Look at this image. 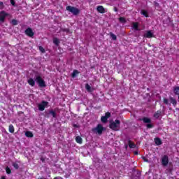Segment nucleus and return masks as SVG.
<instances>
[{
	"instance_id": "1",
	"label": "nucleus",
	"mask_w": 179,
	"mask_h": 179,
	"mask_svg": "<svg viewBox=\"0 0 179 179\" xmlns=\"http://www.w3.org/2000/svg\"><path fill=\"white\" fill-rule=\"evenodd\" d=\"M121 121L120 120H115V121H110L109 128L113 131H120L121 128Z\"/></svg>"
},
{
	"instance_id": "2",
	"label": "nucleus",
	"mask_w": 179,
	"mask_h": 179,
	"mask_svg": "<svg viewBox=\"0 0 179 179\" xmlns=\"http://www.w3.org/2000/svg\"><path fill=\"white\" fill-rule=\"evenodd\" d=\"M139 121H143L144 124H146L145 127L148 129H152V128H154L155 127L153 123H152V120L148 117H144L139 119Z\"/></svg>"
},
{
	"instance_id": "3",
	"label": "nucleus",
	"mask_w": 179,
	"mask_h": 179,
	"mask_svg": "<svg viewBox=\"0 0 179 179\" xmlns=\"http://www.w3.org/2000/svg\"><path fill=\"white\" fill-rule=\"evenodd\" d=\"M104 130L105 129L101 124H98L96 127L92 129V131L98 135H101Z\"/></svg>"
},
{
	"instance_id": "4",
	"label": "nucleus",
	"mask_w": 179,
	"mask_h": 179,
	"mask_svg": "<svg viewBox=\"0 0 179 179\" xmlns=\"http://www.w3.org/2000/svg\"><path fill=\"white\" fill-rule=\"evenodd\" d=\"M66 10L71 12V13H73L75 16H77V15L80 13V10H79V8L71 6H66Z\"/></svg>"
},
{
	"instance_id": "5",
	"label": "nucleus",
	"mask_w": 179,
	"mask_h": 179,
	"mask_svg": "<svg viewBox=\"0 0 179 179\" xmlns=\"http://www.w3.org/2000/svg\"><path fill=\"white\" fill-rule=\"evenodd\" d=\"M35 82L38 83L39 87H45L47 85H45V81L43 80L41 76H36L35 78Z\"/></svg>"
},
{
	"instance_id": "6",
	"label": "nucleus",
	"mask_w": 179,
	"mask_h": 179,
	"mask_svg": "<svg viewBox=\"0 0 179 179\" xmlns=\"http://www.w3.org/2000/svg\"><path fill=\"white\" fill-rule=\"evenodd\" d=\"M48 106V102L47 101H42L41 103L38 105V108L39 111H44L45 107Z\"/></svg>"
},
{
	"instance_id": "7",
	"label": "nucleus",
	"mask_w": 179,
	"mask_h": 179,
	"mask_svg": "<svg viewBox=\"0 0 179 179\" xmlns=\"http://www.w3.org/2000/svg\"><path fill=\"white\" fill-rule=\"evenodd\" d=\"M7 16H9V13H6L5 10H2L0 12L1 23H5V19H6Z\"/></svg>"
},
{
	"instance_id": "8",
	"label": "nucleus",
	"mask_w": 179,
	"mask_h": 179,
	"mask_svg": "<svg viewBox=\"0 0 179 179\" xmlns=\"http://www.w3.org/2000/svg\"><path fill=\"white\" fill-rule=\"evenodd\" d=\"M25 34L28 37H31V38H33V37H34V32L33 31V29H31V28H30V27H28L25 30Z\"/></svg>"
},
{
	"instance_id": "9",
	"label": "nucleus",
	"mask_w": 179,
	"mask_h": 179,
	"mask_svg": "<svg viewBox=\"0 0 179 179\" xmlns=\"http://www.w3.org/2000/svg\"><path fill=\"white\" fill-rule=\"evenodd\" d=\"M162 166H168L169 164V156L167 155H164L163 157L162 158Z\"/></svg>"
},
{
	"instance_id": "10",
	"label": "nucleus",
	"mask_w": 179,
	"mask_h": 179,
	"mask_svg": "<svg viewBox=\"0 0 179 179\" xmlns=\"http://www.w3.org/2000/svg\"><path fill=\"white\" fill-rule=\"evenodd\" d=\"M141 171H135L133 172L132 175H131V178L133 179H139L141 177Z\"/></svg>"
},
{
	"instance_id": "11",
	"label": "nucleus",
	"mask_w": 179,
	"mask_h": 179,
	"mask_svg": "<svg viewBox=\"0 0 179 179\" xmlns=\"http://www.w3.org/2000/svg\"><path fill=\"white\" fill-rule=\"evenodd\" d=\"M96 10L99 13H106V8H104V7H103V6H98L96 7Z\"/></svg>"
},
{
	"instance_id": "12",
	"label": "nucleus",
	"mask_w": 179,
	"mask_h": 179,
	"mask_svg": "<svg viewBox=\"0 0 179 179\" xmlns=\"http://www.w3.org/2000/svg\"><path fill=\"white\" fill-rule=\"evenodd\" d=\"M144 37L146 38H152L153 37V33L152 31H148L145 34H144Z\"/></svg>"
},
{
	"instance_id": "13",
	"label": "nucleus",
	"mask_w": 179,
	"mask_h": 179,
	"mask_svg": "<svg viewBox=\"0 0 179 179\" xmlns=\"http://www.w3.org/2000/svg\"><path fill=\"white\" fill-rule=\"evenodd\" d=\"M128 145L129 148H130V149H135V148H136V145L133 143L131 140L128 141Z\"/></svg>"
},
{
	"instance_id": "14",
	"label": "nucleus",
	"mask_w": 179,
	"mask_h": 179,
	"mask_svg": "<svg viewBox=\"0 0 179 179\" xmlns=\"http://www.w3.org/2000/svg\"><path fill=\"white\" fill-rule=\"evenodd\" d=\"M132 27L136 31L139 30V23L138 22H133Z\"/></svg>"
},
{
	"instance_id": "15",
	"label": "nucleus",
	"mask_w": 179,
	"mask_h": 179,
	"mask_svg": "<svg viewBox=\"0 0 179 179\" xmlns=\"http://www.w3.org/2000/svg\"><path fill=\"white\" fill-rule=\"evenodd\" d=\"M169 100L171 101V103L173 104L174 107L177 106V100L176 99L173 98L172 96H170Z\"/></svg>"
},
{
	"instance_id": "16",
	"label": "nucleus",
	"mask_w": 179,
	"mask_h": 179,
	"mask_svg": "<svg viewBox=\"0 0 179 179\" xmlns=\"http://www.w3.org/2000/svg\"><path fill=\"white\" fill-rule=\"evenodd\" d=\"M155 142L157 146H159V145H162L163 142L162 141V139L160 138H155Z\"/></svg>"
},
{
	"instance_id": "17",
	"label": "nucleus",
	"mask_w": 179,
	"mask_h": 179,
	"mask_svg": "<svg viewBox=\"0 0 179 179\" xmlns=\"http://www.w3.org/2000/svg\"><path fill=\"white\" fill-rule=\"evenodd\" d=\"M173 93L176 96H179V87L178 86L173 87Z\"/></svg>"
},
{
	"instance_id": "18",
	"label": "nucleus",
	"mask_w": 179,
	"mask_h": 179,
	"mask_svg": "<svg viewBox=\"0 0 179 179\" xmlns=\"http://www.w3.org/2000/svg\"><path fill=\"white\" fill-rule=\"evenodd\" d=\"M27 82L30 86L33 87V86H35L36 85V81H34L33 78H29Z\"/></svg>"
},
{
	"instance_id": "19",
	"label": "nucleus",
	"mask_w": 179,
	"mask_h": 179,
	"mask_svg": "<svg viewBox=\"0 0 179 179\" xmlns=\"http://www.w3.org/2000/svg\"><path fill=\"white\" fill-rule=\"evenodd\" d=\"M49 114L53 117V118H57V113L54 110H49Z\"/></svg>"
},
{
	"instance_id": "20",
	"label": "nucleus",
	"mask_w": 179,
	"mask_h": 179,
	"mask_svg": "<svg viewBox=\"0 0 179 179\" xmlns=\"http://www.w3.org/2000/svg\"><path fill=\"white\" fill-rule=\"evenodd\" d=\"M8 131L10 134H13L15 132V127L13 124H10L8 126Z\"/></svg>"
},
{
	"instance_id": "21",
	"label": "nucleus",
	"mask_w": 179,
	"mask_h": 179,
	"mask_svg": "<svg viewBox=\"0 0 179 179\" xmlns=\"http://www.w3.org/2000/svg\"><path fill=\"white\" fill-rule=\"evenodd\" d=\"M25 136H27V138H33V136H34V134H33L31 131H28L25 132Z\"/></svg>"
},
{
	"instance_id": "22",
	"label": "nucleus",
	"mask_w": 179,
	"mask_h": 179,
	"mask_svg": "<svg viewBox=\"0 0 179 179\" xmlns=\"http://www.w3.org/2000/svg\"><path fill=\"white\" fill-rule=\"evenodd\" d=\"M79 73H80V72H79V71L73 70V71L71 74V78H76V75H79Z\"/></svg>"
},
{
	"instance_id": "23",
	"label": "nucleus",
	"mask_w": 179,
	"mask_h": 179,
	"mask_svg": "<svg viewBox=\"0 0 179 179\" xmlns=\"http://www.w3.org/2000/svg\"><path fill=\"white\" fill-rule=\"evenodd\" d=\"M161 115H162V111L157 110V112H155V113H154V117H155V118H159Z\"/></svg>"
},
{
	"instance_id": "24",
	"label": "nucleus",
	"mask_w": 179,
	"mask_h": 179,
	"mask_svg": "<svg viewBox=\"0 0 179 179\" xmlns=\"http://www.w3.org/2000/svg\"><path fill=\"white\" fill-rule=\"evenodd\" d=\"M76 141L77 142V143H80V145L83 143V139H82V137H80V136H77L76 138Z\"/></svg>"
},
{
	"instance_id": "25",
	"label": "nucleus",
	"mask_w": 179,
	"mask_h": 179,
	"mask_svg": "<svg viewBox=\"0 0 179 179\" xmlns=\"http://www.w3.org/2000/svg\"><path fill=\"white\" fill-rule=\"evenodd\" d=\"M141 15H143L145 17H149V13L146 10H141Z\"/></svg>"
},
{
	"instance_id": "26",
	"label": "nucleus",
	"mask_w": 179,
	"mask_h": 179,
	"mask_svg": "<svg viewBox=\"0 0 179 179\" xmlns=\"http://www.w3.org/2000/svg\"><path fill=\"white\" fill-rule=\"evenodd\" d=\"M53 43L55 45H57V47H58V45H59V39H58V38H54Z\"/></svg>"
},
{
	"instance_id": "27",
	"label": "nucleus",
	"mask_w": 179,
	"mask_h": 179,
	"mask_svg": "<svg viewBox=\"0 0 179 179\" xmlns=\"http://www.w3.org/2000/svg\"><path fill=\"white\" fill-rule=\"evenodd\" d=\"M110 38H112V40H113V41H117V36L115 34H114L113 32L110 33Z\"/></svg>"
},
{
	"instance_id": "28",
	"label": "nucleus",
	"mask_w": 179,
	"mask_h": 179,
	"mask_svg": "<svg viewBox=\"0 0 179 179\" xmlns=\"http://www.w3.org/2000/svg\"><path fill=\"white\" fill-rule=\"evenodd\" d=\"M119 22H120V23H127V20H125L124 17H119Z\"/></svg>"
},
{
	"instance_id": "29",
	"label": "nucleus",
	"mask_w": 179,
	"mask_h": 179,
	"mask_svg": "<svg viewBox=\"0 0 179 179\" xmlns=\"http://www.w3.org/2000/svg\"><path fill=\"white\" fill-rule=\"evenodd\" d=\"M11 24H13V26H17L18 23H17V20H11Z\"/></svg>"
},
{
	"instance_id": "30",
	"label": "nucleus",
	"mask_w": 179,
	"mask_h": 179,
	"mask_svg": "<svg viewBox=\"0 0 179 179\" xmlns=\"http://www.w3.org/2000/svg\"><path fill=\"white\" fill-rule=\"evenodd\" d=\"M6 173L7 174H11L12 170H10V168H9V166L6 167Z\"/></svg>"
},
{
	"instance_id": "31",
	"label": "nucleus",
	"mask_w": 179,
	"mask_h": 179,
	"mask_svg": "<svg viewBox=\"0 0 179 179\" xmlns=\"http://www.w3.org/2000/svg\"><path fill=\"white\" fill-rule=\"evenodd\" d=\"M85 89H86V90H87V92H90V90H92V87H90V85L89 84H86Z\"/></svg>"
},
{
	"instance_id": "32",
	"label": "nucleus",
	"mask_w": 179,
	"mask_h": 179,
	"mask_svg": "<svg viewBox=\"0 0 179 179\" xmlns=\"http://www.w3.org/2000/svg\"><path fill=\"white\" fill-rule=\"evenodd\" d=\"M107 120H108V119H107L105 116H102L101 117V122L106 123V122H107Z\"/></svg>"
},
{
	"instance_id": "33",
	"label": "nucleus",
	"mask_w": 179,
	"mask_h": 179,
	"mask_svg": "<svg viewBox=\"0 0 179 179\" xmlns=\"http://www.w3.org/2000/svg\"><path fill=\"white\" fill-rule=\"evenodd\" d=\"M13 166L14 167V169H15L16 170L19 169V164L16 162H13Z\"/></svg>"
},
{
	"instance_id": "34",
	"label": "nucleus",
	"mask_w": 179,
	"mask_h": 179,
	"mask_svg": "<svg viewBox=\"0 0 179 179\" xmlns=\"http://www.w3.org/2000/svg\"><path fill=\"white\" fill-rule=\"evenodd\" d=\"M105 117H106L107 119L110 118V117H111V113H110V112H106V113H105Z\"/></svg>"
},
{
	"instance_id": "35",
	"label": "nucleus",
	"mask_w": 179,
	"mask_h": 179,
	"mask_svg": "<svg viewBox=\"0 0 179 179\" xmlns=\"http://www.w3.org/2000/svg\"><path fill=\"white\" fill-rule=\"evenodd\" d=\"M39 50L41 51V52H43V54H44V52H45V49H44V48H43V46H39Z\"/></svg>"
},
{
	"instance_id": "36",
	"label": "nucleus",
	"mask_w": 179,
	"mask_h": 179,
	"mask_svg": "<svg viewBox=\"0 0 179 179\" xmlns=\"http://www.w3.org/2000/svg\"><path fill=\"white\" fill-rule=\"evenodd\" d=\"M143 162H145L146 163H149V159H148L146 157H141Z\"/></svg>"
},
{
	"instance_id": "37",
	"label": "nucleus",
	"mask_w": 179,
	"mask_h": 179,
	"mask_svg": "<svg viewBox=\"0 0 179 179\" xmlns=\"http://www.w3.org/2000/svg\"><path fill=\"white\" fill-rule=\"evenodd\" d=\"M164 104H166V106L169 104V99L166 98L163 99Z\"/></svg>"
},
{
	"instance_id": "38",
	"label": "nucleus",
	"mask_w": 179,
	"mask_h": 179,
	"mask_svg": "<svg viewBox=\"0 0 179 179\" xmlns=\"http://www.w3.org/2000/svg\"><path fill=\"white\" fill-rule=\"evenodd\" d=\"M10 2L13 6H16V2H15V0H10Z\"/></svg>"
},
{
	"instance_id": "39",
	"label": "nucleus",
	"mask_w": 179,
	"mask_h": 179,
	"mask_svg": "<svg viewBox=\"0 0 179 179\" xmlns=\"http://www.w3.org/2000/svg\"><path fill=\"white\" fill-rule=\"evenodd\" d=\"M4 6H3V2L0 1V9H3Z\"/></svg>"
},
{
	"instance_id": "40",
	"label": "nucleus",
	"mask_w": 179,
	"mask_h": 179,
	"mask_svg": "<svg viewBox=\"0 0 179 179\" xmlns=\"http://www.w3.org/2000/svg\"><path fill=\"white\" fill-rule=\"evenodd\" d=\"M62 31H66V33H68L69 31V29H63Z\"/></svg>"
},
{
	"instance_id": "41",
	"label": "nucleus",
	"mask_w": 179,
	"mask_h": 179,
	"mask_svg": "<svg viewBox=\"0 0 179 179\" xmlns=\"http://www.w3.org/2000/svg\"><path fill=\"white\" fill-rule=\"evenodd\" d=\"M53 179H64V178L59 176H57V177H55Z\"/></svg>"
},
{
	"instance_id": "42",
	"label": "nucleus",
	"mask_w": 179,
	"mask_h": 179,
	"mask_svg": "<svg viewBox=\"0 0 179 179\" xmlns=\"http://www.w3.org/2000/svg\"><path fill=\"white\" fill-rule=\"evenodd\" d=\"M73 127H74V128H79V126L78 125V124H73Z\"/></svg>"
},
{
	"instance_id": "43",
	"label": "nucleus",
	"mask_w": 179,
	"mask_h": 179,
	"mask_svg": "<svg viewBox=\"0 0 179 179\" xmlns=\"http://www.w3.org/2000/svg\"><path fill=\"white\" fill-rule=\"evenodd\" d=\"M114 11H115V12H118V8H117V7H115V8H114Z\"/></svg>"
},
{
	"instance_id": "44",
	"label": "nucleus",
	"mask_w": 179,
	"mask_h": 179,
	"mask_svg": "<svg viewBox=\"0 0 179 179\" xmlns=\"http://www.w3.org/2000/svg\"><path fill=\"white\" fill-rule=\"evenodd\" d=\"M41 162H45V159H44V158H41Z\"/></svg>"
},
{
	"instance_id": "45",
	"label": "nucleus",
	"mask_w": 179,
	"mask_h": 179,
	"mask_svg": "<svg viewBox=\"0 0 179 179\" xmlns=\"http://www.w3.org/2000/svg\"><path fill=\"white\" fill-rule=\"evenodd\" d=\"M1 179H6V177L5 176H1Z\"/></svg>"
},
{
	"instance_id": "46",
	"label": "nucleus",
	"mask_w": 179,
	"mask_h": 179,
	"mask_svg": "<svg viewBox=\"0 0 179 179\" xmlns=\"http://www.w3.org/2000/svg\"><path fill=\"white\" fill-rule=\"evenodd\" d=\"M134 155H138V151H135Z\"/></svg>"
},
{
	"instance_id": "47",
	"label": "nucleus",
	"mask_w": 179,
	"mask_h": 179,
	"mask_svg": "<svg viewBox=\"0 0 179 179\" xmlns=\"http://www.w3.org/2000/svg\"><path fill=\"white\" fill-rule=\"evenodd\" d=\"M38 179H47L45 178H38Z\"/></svg>"
},
{
	"instance_id": "48",
	"label": "nucleus",
	"mask_w": 179,
	"mask_h": 179,
	"mask_svg": "<svg viewBox=\"0 0 179 179\" xmlns=\"http://www.w3.org/2000/svg\"><path fill=\"white\" fill-rule=\"evenodd\" d=\"M125 149H128V145H125Z\"/></svg>"
},
{
	"instance_id": "49",
	"label": "nucleus",
	"mask_w": 179,
	"mask_h": 179,
	"mask_svg": "<svg viewBox=\"0 0 179 179\" xmlns=\"http://www.w3.org/2000/svg\"><path fill=\"white\" fill-rule=\"evenodd\" d=\"M178 101H179V95H178Z\"/></svg>"
},
{
	"instance_id": "50",
	"label": "nucleus",
	"mask_w": 179,
	"mask_h": 179,
	"mask_svg": "<svg viewBox=\"0 0 179 179\" xmlns=\"http://www.w3.org/2000/svg\"><path fill=\"white\" fill-rule=\"evenodd\" d=\"M0 121H1V118H0Z\"/></svg>"
}]
</instances>
